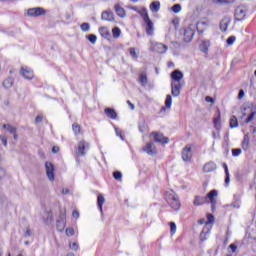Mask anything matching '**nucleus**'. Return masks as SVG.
Masks as SVG:
<instances>
[{
  "instance_id": "obj_1",
  "label": "nucleus",
  "mask_w": 256,
  "mask_h": 256,
  "mask_svg": "<svg viewBox=\"0 0 256 256\" xmlns=\"http://www.w3.org/2000/svg\"><path fill=\"white\" fill-rule=\"evenodd\" d=\"M165 197L168 205H170L174 211L181 209V202H179V198L175 195V192H167Z\"/></svg>"
},
{
  "instance_id": "obj_2",
  "label": "nucleus",
  "mask_w": 256,
  "mask_h": 256,
  "mask_svg": "<svg viewBox=\"0 0 256 256\" xmlns=\"http://www.w3.org/2000/svg\"><path fill=\"white\" fill-rule=\"evenodd\" d=\"M191 149H193V145L187 144L182 150V160L185 161V163L191 162L193 157V152Z\"/></svg>"
},
{
  "instance_id": "obj_3",
  "label": "nucleus",
  "mask_w": 256,
  "mask_h": 256,
  "mask_svg": "<svg viewBox=\"0 0 256 256\" xmlns=\"http://www.w3.org/2000/svg\"><path fill=\"white\" fill-rule=\"evenodd\" d=\"M195 35V25H189L184 28V41L185 43H191L193 36Z\"/></svg>"
},
{
  "instance_id": "obj_4",
  "label": "nucleus",
  "mask_w": 256,
  "mask_h": 256,
  "mask_svg": "<svg viewBox=\"0 0 256 256\" xmlns=\"http://www.w3.org/2000/svg\"><path fill=\"white\" fill-rule=\"evenodd\" d=\"M151 137H153L155 143H160L161 145H167L169 143V138L163 136L161 132H152Z\"/></svg>"
},
{
  "instance_id": "obj_5",
  "label": "nucleus",
  "mask_w": 256,
  "mask_h": 256,
  "mask_svg": "<svg viewBox=\"0 0 256 256\" xmlns=\"http://www.w3.org/2000/svg\"><path fill=\"white\" fill-rule=\"evenodd\" d=\"M247 17V7L246 6H238L235 10V19L236 21H244Z\"/></svg>"
},
{
  "instance_id": "obj_6",
  "label": "nucleus",
  "mask_w": 256,
  "mask_h": 256,
  "mask_svg": "<svg viewBox=\"0 0 256 256\" xmlns=\"http://www.w3.org/2000/svg\"><path fill=\"white\" fill-rule=\"evenodd\" d=\"M142 151L151 157H153V155H157V147L153 142L146 143V145L143 146Z\"/></svg>"
},
{
  "instance_id": "obj_7",
  "label": "nucleus",
  "mask_w": 256,
  "mask_h": 256,
  "mask_svg": "<svg viewBox=\"0 0 256 256\" xmlns=\"http://www.w3.org/2000/svg\"><path fill=\"white\" fill-rule=\"evenodd\" d=\"M46 175L49 181H55V166L51 162L45 163Z\"/></svg>"
},
{
  "instance_id": "obj_8",
  "label": "nucleus",
  "mask_w": 256,
  "mask_h": 256,
  "mask_svg": "<svg viewBox=\"0 0 256 256\" xmlns=\"http://www.w3.org/2000/svg\"><path fill=\"white\" fill-rule=\"evenodd\" d=\"M86 151H89V142L82 140L78 143L77 155L83 157Z\"/></svg>"
},
{
  "instance_id": "obj_9",
  "label": "nucleus",
  "mask_w": 256,
  "mask_h": 256,
  "mask_svg": "<svg viewBox=\"0 0 256 256\" xmlns=\"http://www.w3.org/2000/svg\"><path fill=\"white\" fill-rule=\"evenodd\" d=\"M27 13L29 17H40V15H45V9L41 7L30 8Z\"/></svg>"
},
{
  "instance_id": "obj_10",
  "label": "nucleus",
  "mask_w": 256,
  "mask_h": 256,
  "mask_svg": "<svg viewBox=\"0 0 256 256\" xmlns=\"http://www.w3.org/2000/svg\"><path fill=\"white\" fill-rule=\"evenodd\" d=\"M171 93L173 97H179L181 95V83L171 82Z\"/></svg>"
},
{
  "instance_id": "obj_11",
  "label": "nucleus",
  "mask_w": 256,
  "mask_h": 256,
  "mask_svg": "<svg viewBox=\"0 0 256 256\" xmlns=\"http://www.w3.org/2000/svg\"><path fill=\"white\" fill-rule=\"evenodd\" d=\"M20 73L24 79L30 80L34 77L33 70H31V68L29 67H22Z\"/></svg>"
},
{
  "instance_id": "obj_12",
  "label": "nucleus",
  "mask_w": 256,
  "mask_h": 256,
  "mask_svg": "<svg viewBox=\"0 0 256 256\" xmlns=\"http://www.w3.org/2000/svg\"><path fill=\"white\" fill-rule=\"evenodd\" d=\"M171 79V83H181V79H183V72H181L180 70H174L171 73Z\"/></svg>"
},
{
  "instance_id": "obj_13",
  "label": "nucleus",
  "mask_w": 256,
  "mask_h": 256,
  "mask_svg": "<svg viewBox=\"0 0 256 256\" xmlns=\"http://www.w3.org/2000/svg\"><path fill=\"white\" fill-rule=\"evenodd\" d=\"M217 195V190H212L206 196V199H209L210 203L212 204V207H215V203H217Z\"/></svg>"
},
{
  "instance_id": "obj_14",
  "label": "nucleus",
  "mask_w": 256,
  "mask_h": 256,
  "mask_svg": "<svg viewBox=\"0 0 256 256\" xmlns=\"http://www.w3.org/2000/svg\"><path fill=\"white\" fill-rule=\"evenodd\" d=\"M101 19L102 21L113 22L115 21V15L111 11H104L102 12Z\"/></svg>"
},
{
  "instance_id": "obj_15",
  "label": "nucleus",
  "mask_w": 256,
  "mask_h": 256,
  "mask_svg": "<svg viewBox=\"0 0 256 256\" xmlns=\"http://www.w3.org/2000/svg\"><path fill=\"white\" fill-rule=\"evenodd\" d=\"M215 169H217V164L213 161L207 162L203 167L204 173H211L212 171H215Z\"/></svg>"
},
{
  "instance_id": "obj_16",
  "label": "nucleus",
  "mask_w": 256,
  "mask_h": 256,
  "mask_svg": "<svg viewBox=\"0 0 256 256\" xmlns=\"http://www.w3.org/2000/svg\"><path fill=\"white\" fill-rule=\"evenodd\" d=\"M167 45L163 44V43H155L154 44V50L157 53L163 54V53H167Z\"/></svg>"
},
{
  "instance_id": "obj_17",
  "label": "nucleus",
  "mask_w": 256,
  "mask_h": 256,
  "mask_svg": "<svg viewBox=\"0 0 256 256\" xmlns=\"http://www.w3.org/2000/svg\"><path fill=\"white\" fill-rule=\"evenodd\" d=\"M209 233H211V227L205 226L200 233V240L207 241V239H209Z\"/></svg>"
},
{
  "instance_id": "obj_18",
  "label": "nucleus",
  "mask_w": 256,
  "mask_h": 256,
  "mask_svg": "<svg viewBox=\"0 0 256 256\" xmlns=\"http://www.w3.org/2000/svg\"><path fill=\"white\" fill-rule=\"evenodd\" d=\"M144 23L146 24V34L153 35V31H155V27L153 26V21H151V18L148 20H145Z\"/></svg>"
},
{
  "instance_id": "obj_19",
  "label": "nucleus",
  "mask_w": 256,
  "mask_h": 256,
  "mask_svg": "<svg viewBox=\"0 0 256 256\" xmlns=\"http://www.w3.org/2000/svg\"><path fill=\"white\" fill-rule=\"evenodd\" d=\"M229 25H231V18L229 17L223 18L222 21L220 22L221 31L223 32L227 31V28L229 27Z\"/></svg>"
},
{
  "instance_id": "obj_20",
  "label": "nucleus",
  "mask_w": 256,
  "mask_h": 256,
  "mask_svg": "<svg viewBox=\"0 0 256 256\" xmlns=\"http://www.w3.org/2000/svg\"><path fill=\"white\" fill-rule=\"evenodd\" d=\"M105 204V197L103 194H99L97 197V205L100 213L103 215V205Z\"/></svg>"
},
{
  "instance_id": "obj_21",
  "label": "nucleus",
  "mask_w": 256,
  "mask_h": 256,
  "mask_svg": "<svg viewBox=\"0 0 256 256\" xmlns=\"http://www.w3.org/2000/svg\"><path fill=\"white\" fill-rule=\"evenodd\" d=\"M105 115H107V117H109V119H117V112H115V109L112 108H106L104 110Z\"/></svg>"
},
{
  "instance_id": "obj_22",
  "label": "nucleus",
  "mask_w": 256,
  "mask_h": 256,
  "mask_svg": "<svg viewBox=\"0 0 256 256\" xmlns=\"http://www.w3.org/2000/svg\"><path fill=\"white\" fill-rule=\"evenodd\" d=\"M209 47H211V42L209 40H204L200 44V51H202V53H208Z\"/></svg>"
},
{
  "instance_id": "obj_23",
  "label": "nucleus",
  "mask_w": 256,
  "mask_h": 256,
  "mask_svg": "<svg viewBox=\"0 0 256 256\" xmlns=\"http://www.w3.org/2000/svg\"><path fill=\"white\" fill-rule=\"evenodd\" d=\"M99 33H100L101 37H103L104 39H109L111 37V33L109 32L108 27H100Z\"/></svg>"
},
{
  "instance_id": "obj_24",
  "label": "nucleus",
  "mask_w": 256,
  "mask_h": 256,
  "mask_svg": "<svg viewBox=\"0 0 256 256\" xmlns=\"http://www.w3.org/2000/svg\"><path fill=\"white\" fill-rule=\"evenodd\" d=\"M114 9L118 17H121L123 19L126 16L125 9L121 7L119 4H116L114 6Z\"/></svg>"
},
{
  "instance_id": "obj_25",
  "label": "nucleus",
  "mask_w": 256,
  "mask_h": 256,
  "mask_svg": "<svg viewBox=\"0 0 256 256\" xmlns=\"http://www.w3.org/2000/svg\"><path fill=\"white\" fill-rule=\"evenodd\" d=\"M56 228L60 232L65 230V214L62 215V220L56 222Z\"/></svg>"
},
{
  "instance_id": "obj_26",
  "label": "nucleus",
  "mask_w": 256,
  "mask_h": 256,
  "mask_svg": "<svg viewBox=\"0 0 256 256\" xmlns=\"http://www.w3.org/2000/svg\"><path fill=\"white\" fill-rule=\"evenodd\" d=\"M159 9H161V3L159 1H154L150 4V11H152V13L159 12Z\"/></svg>"
},
{
  "instance_id": "obj_27",
  "label": "nucleus",
  "mask_w": 256,
  "mask_h": 256,
  "mask_svg": "<svg viewBox=\"0 0 256 256\" xmlns=\"http://www.w3.org/2000/svg\"><path fill=\"white\" fill-rule=\"evenodd\" d=\"M3 129H6V131L10 132L11 135H13V133H17V127L11 125V124H3Z\"/></svg>"
},
{
  "instance_id": "obj_28",
  "label": "nucleus",
  "mask_w": 256,
  "mask_h": 256,
  "mask_svg": "<svg viewBox=\"0 0 256 256\" xmlns=\"http://www.w3.org/2000/svg\"><path fill=\"white\" fill-rule=\"evenodd\" d=\"M138 13L142 17L143 21H148L150 19L149 13H147V8H142Z\"/></svg>"
},
{
  "instance_id": "obj_29",
  "label": "nucleus",
  "mask_w": 256,
  "mask_h": 256,
  "mask_svg": "<svg viewBox=\"0 0 256 256\" xmlns=\"http://www.w3.org/2000/svg\"><path fill=\"white\" fill-rule=\"evenodd\" d=\"M230 127L231 129H235L236 127H239V121L237 120V116H232L230 118Z\"/></svg>"
},
{
  "instance_id": "obj_30",
  "label": "nucleus",
  "mask_w": 256,
  "mask_h": 256,
  "mask_svg": "<svg viewBox=\"0 0 256 256\" xmlns=\"http://www.w3.org/2000/svg\"><path fill=\"white\" fill-rule=\"evenodd\" d=\"M204 203H205V198L200 197V196H196L195 199H194V202H193V204L196 207H199V205H203Z\"/></svg>"
},
{
  "instance_id": "obj_31",
  "label": "nucleus",
  "mask_w": 256,
  "mask_h": 256,
  "mask_svg": "<svg viewBox=\"0 0 256 256\" xmlns=\"http://www.w3.org/2000/svg\"><path fill=\"white\" fill-rule=\"evenodd\" d=\"M139 83H140V85H142V87H145V85H147V83H148L147 74H140Z\"/></svg>"
},
{
  "instance_id": "obj_32",
  "label": "nucleus",
  "mask_w": 256,
  "mask_h": 256,
  "mask_svg": "<svg viewBox=\"0 0 256 256\" xmlns=\"http://www.w3.org/2000/svg\"><path fill=\"white\" fill-rule=\"evenodd\" d=\"M3 87H5V89H11V87H13V78H7L4 80Z\"/></svg>"
},
{
  "instance_id": "obj_33",
  "label": "nucleus",
  "mask_w": 256,
  "mask_h": 256,
  "mask_svg": "<svg viewBox=\"0 0 256 256\" xmlns=\"http://www.w3.org/2000/svg\"><path fill=\"white\" fill-rule=\"evenodd\" d=\"M112 35H113L114 39H119V37H121V28H119V27L113 28Z\"/></svg>"
},
{
  "instance_id": "obj_34",
  "label": "nucleus",
  "mask_w": 256,
  "mask_h": 256,
  "mask_svg": "<svg viewBox=\"0 0 256 256\" xmlns=\"http://www.w3.org/2000/svg\"><path fill=\"white\" fill-rule=\"evenodd\" d=\"M172 103H173V98L171 97V95H167L165 100V108L171 109Z\"/></svg>"
},
{
  "instance_id": "obj_35",
  "label": "nucleus",
  "mask_w": 256,
  "mask_h": 256,
  "mask_svg": "<svg viewBox=\"0 0 256 256\" xmlns=\"http://www.w3.org/2000/svg\"><path fill=\"white\" fill-rule=\"evenodd\" d=\"M214 127L219 131L221 129V116L219 115L214 119Z\"/></svg>"
},
{
  "instance_id": "obj_36",
  "label": "nucleus",
  "mask_w": 256,
  "mask_h": 256,
  "mask_svg": "<svg viewBox=\"0 0 256 256\" xmlns=\"http://www.w3.org/2000/svg\"><path fill=\"white\" fill-rule=\"evenodd\" d=\"M72 129H73L75 135H79V133H81V125H79L77 123H74L72 125Z\"/></svg>"
},
{
  "instance_id": "obj_37",
  "label": "nucleus",
  "mask_w": 256,
  "mask_h": 256,
  "mask_svg": "<svg viewBox=\"0 0 256 256\" xmlns=\"http://www.w3.org/2000/svg\"><path fill=\"white\" fill-rule=\"evenodd\" d=\"M138 129L140 131V133H146L148 127H147V123L145 122H141L138 126Z\"/></svg>"
},
{
  "instance_id": "obj_38",
  "label": "nucleus",
  "mask_w": 256,
  "mask_h": 256,
  "mask_svg": "<svg viewBox=\"0 0 256 256\" xmlns=\"http://www.w3.org/2000/svg\"><path fill=\"white\" fill-rule=\"evenodd\" d=\"M207 219H208V221L206 222L205 227L208 226L211 229V224L213 223V221H215V218L213 217L212 214H208Z\"/></svg>"
},
{
  "instance_id": "obj_39",
  "label": "nucleus",
  "mask_w": 256,
  "mask_h": 256,
  "mask_svg": "<svg viewBox=\"0 0 256 256\" xmlns=\"http://www.w3.org/2000/svg\"><path fill=\"white\" fill-rule=\"evenodd\" d=\"M88 41H90V43H92V45H95V43H97V36L94 34H90L87 36Z\"/></svg>"
},
{
  "instance_id": "obj_40",
  "label": "nucleus",
  "mask_w": 256,
  "mask_h": 256,
  "mask_svg": "<svg viewBox=\"0 0 256 256\" xmlns=\"http://www.w3.org/2000/svg\"><path fill=\"white\" fill-rule=\"evenodd\" d=\"M170 232L171 235H175V233H177V225L175 222H170Z\"/></svg>"
},
{
  "instance_id": "obj_41",
  "label": "nucleus",
  "mask_w": 256,
  "mask_h": 256,
  "mask_svg": "<svg viewBox=\"0 0 256 256\" xmlns=\"http://www.w3.org/2000/svg\"><path fill=\"white\" fill-rule=\"evenodd\" d=\"M80 29L81 31L87 32L89 31V29H91V26L89 25V23H82Z\"/></svg>"
},
{
  "instance_id": "obj_42",
  "label": "nucleus",
  "mask_w": 256,
  "mask_h": 256,
  "mask_svg": "<svg viewBox=\"0 0 256 256\" xmlns=\"http://www.w3.org/2000/svg\"><path fill=\"white\" fill-rule=\"evenodd\" d=\"M173 13H181V4H175L172 6Z\"/></svg>"
},
{
  "instance_id": "obj_43",
  "label": "nucleus",
  "mask_w": 256,
  "mask_h": 256,
  "mask_svg": "<svg viewBox=\"0 0 256 256\" xmlns=\"http://www.w3.org/2000/svg\"><path fill=\"white\" fill-rule=\"evenodd\" d=\"M113 177L114 179H116V181H121V178L123 177V174L119 171H116L113 173Z\"/></svg>"
},
{
  "instance_id": "obj_44",
  "label": "nucleus",
  "mask_w": 256,
  "mask_h": 256,
  "mask_svg": "<svg viewBox=\"0 0 256 256\" xmlns=\"http://www.w3.org/2000/svg\"><path fill=\"white\" fill-rule=\"evenodd\" d=\"M255 115H256V111L250 113V115L247 117V119L245 120V123H251V121L253 119H255Z\"/></svg>"
},
{
  "instance_id": "obj_45",
  "label": "nucleus",
  "mask_w": 256,
  "mask_h": 256,
  "mask_svg": "<svg viewBox=\"0 0 256 256\" xmlns=\"http://www.w3.org/2000/svg\"><path fill=\"white\" fill-rule=\"evenodd\" d=\"M115 133H116L117 137H120V139L122 141H125V138L123 137V132L121 131V129L115 128Z\"/></svg>"
},
{
  "instance_id": "obj_46",
  "label": "nucleus",
  "mask_w": 256,
  "mask_h": 256,
  "mask_svg": "<svg viewBox=\"0 0 256 256\" xmlns=\"http://www.w3.org/2000/svg\"><path fill=\"white\" fill-rule=\"evenodd\" d=\"M130 55L133 59L139 58V54H137V52L135 51V48H130Z\"/></svg>"
},
{
  "instance_id": "obj_47",
  "label": "nucleus",
  "mask_w": 256,
  "mask_h": 256,
  "mask_svg": "<svg viewBox=\"0 0 256 256\" xmlns=\"http://www.w3.org/2000/svg\"><path fill=\"white\" fill-rule=\"evenodd\" d=\"M236 39H237V38H236L235 36H230V37L226 40L227 45H233V43H235Z\"/></svg>"
},
{
  "instance_id": "obj_48",
  "label": "nucleus",
  "mask_w": 256,
  "mask_h": 256,
  "mask_svg": "<svg viewBox=\"0 0 256 256\" xmlns=\"http://www.w3.org/2000/svg\"><path fill=\"white\" fill-rule=\"evenodd\" d=\"M232 155L233 157H239V155H241V149L239 148L232 149Z\"/></svg>"
},
{
  "instance_id": "obj_49",
  "label": "nucleus",
  "mask_w": 256,
  "mask_h": 256,
  "mask_svg": "<svg viewBox=\"0 0 256 256\" xmlns=\"http://www.w3.org/2000/svg\"><path fill=\"white\" fill-rule=\"evenodd\" d=\"M231 207H234V209H239V207H241V201L240 200H236L231 204Z\"/></svg>"
},
{
  "instance_id": "obj_50",
  "label": "nucleus",
  "mask_w": 256,
  "mask_h": 256,
  "mask_svg": "<svg viewBox=\"0 0 256 256\" xmlns=\"http://www.w3.org/2000/svg\"><path fill=\"white\" fill-rule=\"evenodd\" d=\"M66 235H68L69 237H73V235H75V230L73 228H67Z\"/></svg>"
},
{
  "instance_id": "obj_51",
  "label": "nucleus",
  "mask_w": 256,
  "mask_h": 256,
  "mask_svg": "<svg viewBox=\"0 0 256 256\" xmlns=\"http://www.w3.org/2000/svg\"><path fill=\"white\" fill-rule=\"evenodd\" d=\"M242 146H243V149H247V147H249V138L248 137H244Z\"/></svg>"
},
{
  "instance_id": "obj_52",
  "label": "nucleus",
  "mask_w": 256,
  "mask_h": 256,
  "mask_svg": "<svg viewBox=\"0 0 256 256\" xmlns=\"http://www.w3.org/2000/svg\"><path fill=\"white\" fill-rule=\"evenodd\" d=\"M0 140L2 142V145H4V147H7V137H5L4 135H0Z\"/></svg>"
},
{
  "instance_id": "obj_53",
  "label": "nucleus",
  "mask_w": 256,
  "mask_h": 256,
  "mask_svg": "<svg viewBox=\"0 0 256 256\" xmlns=\"http://www.w3.org/2000/svg\"><path fill=\"white\" fill-rule=\"evenodd\" d=\"M70 249L77 251L79 249V244H77V242L70 244Z\"/></svg>"
},
{
  "instance_id": "obj_54",
  "label": "nucleus",
  "mask_w": 256,
  "mask_h": 256,
  "mask_svg": "<svg viewBox=\"0 0 256 256\" xmlns=\"http://www.w3.org/2000/svg\"><path fill=\"white\" fill-rule=\"evenodd\" d=\"M229 249H231L232 253H235L237 251V245L230 244Z\"/></svg>"
},
{
  "instance_id": "obj_55",
  "label": "nucleus",
  "mask_w": 256,
  "mask_h": 256,
  "mask_svg": "<svg viewBox=\"0 0 256 256\" xmlns=\"http://www.w3.org/2000/svg\"><path fill=\"white\" fill-rule=\"evenodd\" d=\"M205 101L207 103H215V100L213 98H211V96H206Z\"/></svg>"
},
{
  "instance_id": "obj_56",
  "label": "nucleus",
  "mask_w": 256,
  "mask_h": 256,
  "mask_svg": "<svg viewBox=\"0 0 256 256\" xmlns=\"http://www.w3.org/2000/svg\"><path fill=\"white\" fill-rule=\"evenodd\" d=\"M72 216L74 217V219H79V211L74 210V211L72 212Z\"/></svg>"
},
{
  "instance_id": "obj_57",
  "label": "nucleus",
  "mask_w": 256,
  "mask_h": 256,
  "mask_svg": "<svg viewBox=\"0 0 256 256\" xmlns=\"http://www.w3.org/2000/svg\"><path fill=\"white\" fill-rule=\"evenodd\" d=\"M243 97H245V91L240 90L238 94V99H243Z\"/></svg>"
},
{
  "instance_id": "obj_58",
  "label": "nucleus",
  "mask_w": 256,
  "mask_h": 256,
  "mask_svg": "<svg viewBox=\"0 0 256 256\" xmlns=\"http://www.w3.org/2000/svg\"><path fill=\"white\" fill-rule=\"evenodd\" d=\"M24 237H31V229L27 228Z\"/></svg>"
},
{
  "instance_id": "obj_59",
  "label": "nucleus",
  "mask_w": 256,
  "mask_h": 256,
  "mask_svg": "<svg viewBox=\"0 0 256 256\" xmlns=\"http://www.w3.org/2000/svg\"><path fill=\"white\" fill-rule=\"evenodd\" d=\"M5 177V170L3 168H0V181Z\"/></svg>"
},
{
  "instance_id": "obj_60",
  "label": "nucleus",
  "mask_w": 256,
  "mask_h": 256,
  "mask_svg": "<svg viewBox=\"0 0 256 256\" xmlns=\"http://www.w3.org/2000/svg\"><path fill=\"white\" fill-rule=\"evenodd\" d=\"M41 121H43V116H37L35 118V123H41Z\"/></svg>"
},
{
  "instance_id": "obj_61",
  "label": "nucleus",
  "mask_w": 256,
  "mask_h": 256,
  "mask_svg": "<svg viewBox=\"0 0 256 256\" xmlns=\"http://www.w3.org/2000/svg\"><path fill=\"white\" fill-rule=\"evenodd\" d=\"M223 167H224V170H225V175H228L229 174V168L227 167V164L223 163Z\"/></svg>"
},
{
  "instance_id": "obj_62",
  "label": "nucleus",
  "mask_w": 256,
  "mask_h": 256,
  "mask_svg": "<svg viewBox=\"0 0 256 256\" xmlns=\"http://www.w3.org/2000/svg\"><path fill=\"white\" fill-rule=\"evenodd\" d=\"M52 153H59V146H54L52 148Z\"/></svg>"
},
{
  "instance_id": "obj_63",
  "label": "nucleus",
  "mask_w": 256,
  "mask_h": 256,
  "mask_svg": "<svg viewBox=\"0 0 256 256\" xmlns=\"http://www.w3.org/2000/svg\"><path fill=\"white\" fill-rule=\"evenodd\" d=\"M229 181H230L229 174H226L225 185H229Z\"/></svg>"
},
{
  "instance_id": "obj_64",
  "label": "nucleus",
  "mask_w": 256,
  "mask_h": 256,
  "mask_svg": "<svg viewBox=\"0 0 256 256\" xmlns=\"http://www.w3.org/2000/svg\"><path fill=\"white\" fill-rule=\"evenodd\" d=\"M63 195H69V190L67 188L62 189Z\"/></svg>"
}]
</instances>
